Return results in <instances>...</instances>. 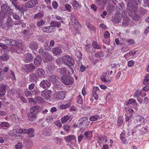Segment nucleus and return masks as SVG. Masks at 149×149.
Returning <instances> with one entry per match:
<instances>
[{
  "label": "nucleus",
  "instance_id": "obj_52",
  "mask_svg": "<svg viewBox=\"0 0 149 149\" xmlns=\"http://www.w3.org/2000/svg\"><path fill=\"white\" fill-rule=\"evenodd\" d=\"M25 95L28 97H31L32 95V92L28 91L27 89L26 90L24 91Z\"/></svg>",
  "mask_w": 149,
  "mask_h": 149
},
{
  "label": "nucleus",
  "instance_id": "obj_58",
  "mask_svg": "<svg viewBox=\"0 0 149 149\" xmlns=\"http://www.w3.org/2000/svg\"><path fill=\"white\" fill-rule=\"evenodd\" d=\"M95 56L97 58L101 57L103 56V54L101 52H99L95 54Z\"/></svg>",
  "mask_w": 149,
  "mask_h": 149
},
{
  "label": "nucleus",
  "instance_id": "obj_19",
  "mask_svg": "<svg viewBox=\"0 0 149 149\" xmlns=\"http://www.w3.org/2000/svg\"><path fill=\"white\" fill-rule=\"evenodd\" d=\"M29 119L30 121H33L36 119L37 114L36 113L30 112L27 114Z\"/></svg>",
  "mask_w": 149,
  "mask_h": 149
},
{
  "label": "nucleus",
  "instance_id": "obj_14",
  "mask_svg": "<svg viewBox=\"0 0 149 149\" xmlns=\"http://www.w3.org/2000/svg\"><path fill=\"white\" fill-rule=\"evenodd\" d=\"M24 133L27 134L28 135V136L30 138H32L34 137V134L33 132H34V129L32 128H29V129H24Z\"/></svg>",
  "mask_w": 149,
  "mask_h": 149
},
{
  "label": "nucleus",
  "instance_id": "obj_53",
  "mask_svg": "<svg viewBox=\"0 0 149 149\" xmlns=\"http://www.w3.org/2000/svg\"><path fill=\"white\" fill-rule=\"evenodd\" d=\"M129 49L127 46H126L125 45H124L121 51L122 52H126L129 50Z\"/></svg>",
  "mask_w": 149,
  "mask_h": 149
},
{
  "label": "nucleus",
  "instance_id": "obj_26",
  "mask_svg": "<svg viewBox=\"0 0 149 149\" xmlns=\"http://www.w3.org/2000/svg\"><path fill=\"white\" fill-rule=\"evenodd\" d=\"M30 109V112L34 113L36 111H40L41 110V108L40 106L37 105L31 107Z\"/></svg>",
  "mask_w": 149,
  "mask_h": 149
},
{
  "label": "nucleus",
  "instance_id": "obj_23",
  "mask_svg": "<svg viewBox=\"0 0 149 149\" xmlns=\"http://www.w3.org/2000/svg\"><path fill=\"white\" fill-rule=\"evenodd\" d=\"M42 63V58L40 56H37L35 58L34 62V64L37 66L40 65Z\"/></svg>",
  "mask_w": 149,
  "mask_h": 149
},
{
  "label": "nucleus",
  "instance_id": "obj_21",
  "mask_svg": "<svg viewBox=\"0 0 149 149\" xmlns=\"http://www.w3.org/2000/svg\"><path fill=\"white\" fill-rule=\"evenodd\" d=\"M6 87V85H1L0 86V96H2L5 94Z\"/></svg>",
  "mask_w": 149,
  "mask_h": 149
},
{
  "label": "nucleus",
  "instance_id": "obj_57",
  "mask_svg": "<svg viewBox=\"0 0 149 149\" xmlns=\"http://www.w3.org/2000/svg\"><path fill=\"white\" fill-rule=\"evenodd\" d=\"M65 7L68 11L69 12L71 11V6L70 5L68 4H66L65 5Z\"/></svg>",
  "mask_w": 149,
  "mask_h": 149
},
{
  "label": "nucleus",
  "instance_id": "obj_1",
  "mask_svg": "<svg viewBox=\"0 0 149 149\" xmlns=\"http://www.w3.org/2000/svg\"><path fill=\"white\" fill-rule=\"evenodd\" d=\"M62 59V63L66 65H68L70 66H72L74 64V59L72 57L69 55L63 56Z\"/></svg>",
  "mask_w": 149,
  "mask_h": 149
},
{
  "label": "nucleus",
  "instance_id": "obj_33",
  "mask_svg": "<svg viewBox=\"0 0 149 149\" xmlns=\"http://www.w3.org/2000/svg\"><path fill=\"white\" fill-rule=\"evenodd\" d=\"M70 118L68 115L65 116L61 119V121L62 123H64L67 121H70Z\"/></svg>",
  "mask_w": 149,
  "mask_h": 149
},
{
  "label": "nucleus",
  "instance_id": "obj_18",
  "mask_svg": "<svg viewBox=\"0 0 149 149\" xmlns=\"http://www.w3.org/2000/svg\"><path fill=\"white\" fill-rule=\"evenodd\" d=\"M49 81H51L52 83L57 84L58 81V77L56 75L50 76L49 78Z\"/></svg>",
  "mask_w": 149,
  "mask_h": 149
},
{
  "label": "nucleus",
  "instance_id": "obj_13",
  "mask_svg": "<svg viewBox=\"0 0 149 149\" xmlns=\"http://www.w3.org/2000/svg\"><path fill=\"white\" fill-rule=\"evenodd\" d=\"M33 59L31 54L27 53L24 55L23 60L25 63H29L32 61Z\"/></svg>",
  "mask_w": 149,
  "mask_h": 149
},
{
  "label": "nucleus",
  "instance_id": "obj_22",
  "mask_svg": "<svg viewBox=\"0 0 149 149\" xmlns=\"http://www.w3.org/2000/svg\"><path fill=\"white\" fill-rule=\"evenodd\" d=\"M13 24V22L12 18L8 17L6 19V26L8 28L11 27Z\"/></svg>",
  "mask_w": 149,
  "mask_h": 149
},
{
  "label": "nucleus",
  "instance_id": "obj_46",
  "mask_svg": "<svg viewBox=\"0 0 149 149\" xmlns=\"http://www.w3.org/2000/svg\"><path fill=\"white\" fill-rule=\"evenodd\" d=\"M23 147V145L21 142H18L15 146L16 149H22Z\"/></svg>",
  "mask_w": 149,
  "mask_h": 149
},
{
  "label": "nucleus",
  "instance_id": "obj_51",
  "mask_svg": "<svg viewBox=\"0 0 149 149\" xmlns=\"http://www.w3.org/2000/svg\"><path fill=\"white\" fill-rule=\"evenodd\" d=\"M86 26L89 29H91L93 31H95L96 30L95 28L92 25L88 24H86Z\"/></svg>",
  "mask_w": 149,
  "mask_h": 149
},
{
  "label": "nucleus",
  "instance_id": "obj_45",
  "mask_svg": "<svg viewBox=\"0 0 149 149\" xmlns=\"http://www.w3.org/2000/svg\"><path fill=\"white\" fill-rule=\"evenodd\" d=\"M9 76L10 78L12 80H15L16 78L14 73L11 70H10L9 72Z\"/></svg>",
  "mask_w": 149,
  "mask_h": 149
},
{
  "label": "nucleus",
  "instance_id": "obj_8",
  "mask_svg": "<svg viewBox=\"0 0 149 149\" xmlns=\"http://www.w3.org/2000/svg\"><path fill=\"white\" fill-rule=\"evenodd\" d=\"M145 119L142 116H139L134 120V123L136 124H137L136 127L138 126L143 125L144 124Z\"/></svg>",
  "mask_w": 149,
  "mask_h": 149
},
{
  "label": "nucleus",
  "instance_id": "obj_39",
  "mask_svg": "<svg viewBox=\"0 0 149 149\" xmlns=\"http://www.w3.org/2000/svg\"><path fill=\"white\" fill-rule=\"evenodd\" d=\"M99 118V116L98 115H95L90 117L89 120L91 121H94L97 120Z\"/></svg>",
  "mask_w": 149,
  "mask_h": 149
},
{
  "label": "nucleus",
  "instance_id": "obj_31",
  "mask_svg": "<svg viewBox=\"0 0 149 149\" xmlns=\"http://www.w3.org/2000/svg\"><path fill=\"white\" fill-rule=\"evenodd\" d=\"M61 23L60 22H53L50 23L51 27H56L58 28H59L61 26Z\"/></svg>",
  "mask_w": 149,
  "mask_h": 149
},
{
  "label": "nucleus",
  "instance_id": "obj_35",
  "mask_svg": "<svg viewBox=\"0 0 149 149\" xmlns=\"http://www.w3.org/2000/svg\"><path fill=\"white\" fill-rule=\"evenodd\" d=\"M72 6L74 9H77L79 7L78 3L75 0H74L72 3Z\"/></svg>",
  "mask_w": 149,
  "mask_h": 149
},
{
  "label": "nucleus",
  "instance_id": "obj_20",
  "mask_svg": "<svg viewBox=\"0 0 149 149\" xmlns=\"http://www.w3.org/2000/svg\"><path fill=\"white\" fill-rule=\"evenodd\" d=\"M64 139L67 143H69L70 141L73 140H75L76 141V137L74 135H72L65 137Z\"/></svg>",
  "mask_w": 149,
  "mask_h": 149
},
{
  "label": "nucleus",
  "instance_id": "obj_43",
  "mask_svg": "<svg viewBox=\"0 0 149 149\" xmlns=\"http://www.w3.org/2000/svg\"><path fill=\"white\" fill-rule=\"evenodd\" d=\"M1 126L3 127H7L9 126V124L7 122H3L0 124Z\"/></svg>",
  "mask_w": 149,
  "mask_h": 149
},
{
  "label": "nucleus",
  "instance_id": "obj_30",
  "mask_svg": "<svg viewBox=\"0 0 149 149\" xmlns=\"http://www.w3.org/2000/svg\"><path fill=\"white\" fill-rule=\"evenodd\" d=\"M29 47L32 50H36L38 48V45L36 42H33L30 44Z\"/></svg>",
  "mask_w": 149,
  "mask_h": 149
},
{
  "label": "nucleus",
  "instance_id": "obj_3",
  "mask_svg": "<svg viewBox=\"0 0 149 149\" xmlns=\"http://www.w3.org/2000/svg\"><path fill=\"white\" fill-rule=\"evenodd\" d=\"M65 91H63L56 92L54 95V97L57 100H62L65 97Z\"/></svg>",
  "mask_w": 149,
  "mask_h": 149
},
{
  "label": "nucleus",
  "instance_id": "obj_7",
  "mask_svg": "<svg viewBox=\"0 0 149 149\" xmlns=\"http://www.w3.org/2000/svg\"><path fill=\"white\" fill-rule=\"evenodd\" d=\"M51 85L50 82L48 80H43L40 84V86L44 89H46L50 87Z\"/></svg>",
  "mask_w": 149,
  "mask_h": 149
},
{
  "label": "nucleus",
  "instance_id": "obj_41",
  "mask_svg": "<svg viewBox=\"0 0 149 149\" xmlns=\"http://www.w3.org/2000/svg\"><path fill=\"white\" fill-rule=\"evenodd\" d=\"M1 60L3 61H7L9 58V57L8 55L4 54L2 55V56H0Z\"/></svg>",
  "mask_w": 149,
  "mask_h": 149
},
{
  "label": "nucleus",
  "instance_id": "obj_61",
  "mask_svg": "<svg viewBox=\"0 0 149 149\" xmlns=\"http://www.w3.org/2000/svg\"><path fill=\"white\" fill-rule=\"evenodd\" d=\"M73 69L71 67H69L67 73H68V74L71 75L73 73Z\"/></svg>",
  "mask_w": 149,
  "mask_h": 149
},
{
  "label": "nucleus",
  "instance_id": "obj_15",
  "mask_svg": "<svg viewBox=\"0 0 149 149\" xmlns=\"http://www.w3.org/2000/svg\"><path fill=\"white\" fill-rule=\"evenodd\" d=\"M36 74L38 77H44L45 74L44 70L41 68H38L36 70Z\"/></svg>",
  "mask_w": 149,
  "mask_h": 149
},
{
  "label": "nucleus",
  "instance_id": "obj_32",
  "mask_svg": "<svg viewBox=\"0 0 149 149\" xmlns=\"http://www.w3.org/2000/svg\"><path fill=\"white\" fill-rule=\"evenodd\" d=\"M10 51L12 53H19L20 52V51L17 49V46L12 47L10 48Z\"/></svg>",
  "mask_w": 149,
  "mask_h": 149
},
{
  "label": "nucleus",
  "instance_id": "obj_37",
  "mask_svg": "<svg viewBox=\"0 0 149 149\" xmlns=\"http://www.w3.org/2000/svg\"><path fill=\"white\" fill-rule=\"evenodd\" d=\"M36 102L38 104H40L42 103L43 102V100L40 97H36L35 98Z\"/></svg>",
  "mask_w": 149,
  "mask_h": 149
},
{
  "label": "nucleus",
  "instance_id": "obj_6",
  "mask_svg": "<svg viewBox=\"0 0 149 149\" xmlns=\"http://www.w3.org/2000/svg\"><path fill=\"white\" fill-rule=\"evenodd\" d=\"M41 95L46 100L49 99L52 95L51 91L49 90H45L42 91Z\"/></svg>",
  "mask_w": 149,
  "mask_h": 149
},
{
  "label": "nucleus",
  "instance_id": "obj_34",
  "mask_svg": "<svg viewBox=\"0 0 149 149\" xmlns=\"http://www.w3.org/2000/svg\"><path fill=\"white\" fill-rule=\"evenodd\" d=\"M130 23V21L129 18L125 17L123 18V24L125 26H128Z\"/></svg>",
  "mask_w": 149,
  "mask_h": 149
},
{
  "label": "nucleus",
  "instance_id": "obj_44",
  "mask_svg": "<svg viewBox=\"0 0 149 149\" xmlns=\"http://www.w3.org/2000/svg\"><path fill=\"white\" fill-rule=\"evenodd\" d=\"M9 6L6 4L3 5L1 7V9L3 11H7L9 8Z\"/></svg>",
  "mask_w": 149,
  "mask_h": 149
},
{
  "label": "nucleus",
  "instance_id": "obj_17",
  "mask_svg": "<svg viewBox=\"0 0 149 149\" xmlns=\"http://www.w3.org/2000/svg\"><path fill=\"white\" fill-rule=\"evenodd\" d=\"M24 67L26 69L30 72H31L36 68V67L32 63L26 64Z\"/></svg>",
  "mask_w": 149,
  "mask_h": 149
},
{
  "label": "nucleus",
  "instance_id": "obj_64",
  "mask_svg": "<svg viewBox=\"0 0 149 149\" xmlns=\"http://www.w3.org/2000/svg\"><path fill=\"white\" fill-rule=\"evenodd\" d=\"M138 8L137 5V4L132 5L131 7L132 10L134 12H135L137 11Z\"/></svg>",
  "mask_w": 149,
  "mask_h": 149
},
{
  "label": "nucleus",
  "instance_id": "obj_55",
  "mask_svg": "<svg viewBox=\"0 0 149 149\" xmlns=\"http://www.w3.org/2000/svg\"><path fill=\"white\" fill-rule=\"evenodd\" d=\"M17 46L18 49L20 51V52L25 48V47L24 45L19 44V45Z\"/></svg>",
  "mask_w": 149,
  "mask_h": 149
},
{
  "label": "nucleus",
  "instance_id": "obj_56",
  "mask_svg": "<svg viewBox=\"0 0 149 149\" xmlns=\"http://www.w3.org/2000/svg\"><path fill=\"white\" fill-rule=\"evenodd\" d=\"M45 23V21L44 20L41 19L37 23V25L38 26H40L44 24Z\"/></svg>",
  "mask_w": 149,
  "mask_h": 149
},
{
  "label": "nucleus",
  "instance_id": "obj_49",
  "mask_svg": "<svg viewBox=\"0 0 149 149\" xmlns=\"http://www.w3.org/2000/svg\"><path fill=\"white\" fill-rule=\"evenodd\" d=\"M48 70L51 72L55 69V67L54 65L53 64H50L48 65Z\"/></svg>",
  "mask_w": 149,
  "mask_h": 149
},
{
  "label": "nucleus",
  "instance_id": "obj_12",
  "mask_svg": "<svg viewBox=\"0 0 149 149\" xmlns=\"http://www.w3.org/2000/svg\"><path fill=\"white\" fill-rule=\"evenodd\" d=\"M71 15V21L72 25L74 26H77L79 23L75 17V15L73 13L70 14Z\"/></svg>",
  "mask_w": 149,
  "mask_h": 149
},
{
  "label": "nucleus",
  "instance_id": "obj_60",
  "mask_svg": "<svg viewBox=\"0 0 149 149\" xmlns=\"http://www.w3.org/2000/svg\"><path fill=\"white\" fill-rule=\"evenodd\" d=\"M91 48H92L91 45L90 44H87L85 45V49L87 51L89 52H92V51L90 50Z\"/></svg>",
  "mask_w": 149,
  "mask_h": 149
},
{
  "label": "nucleus",
  "instance_id": "obj_24",
  "mask_svg": "<svg viewBox=\"0 0 149 149\" xmlns=\"http://www.w3.org/2000/svg\"><path fill=\"white\" fill-rule=\"evenodd\" d=\"M42 134L45 136H48L51 135V129L49 128H46L42 131Z\"/></svg>",
  "mask_w": 149,
  "mask_h": 149
},
{
  "label": "nucleus",
  "instance_id": "obj_9",
  "mask_svg": "<svg viewBox=\"0 0 149 149\" xmlns=\"http://www.w3.org/2000/svg\"><path fill=\"white\" fill-rule=\"evenodd\" d=\"M2 40L4 41L5 43L10 46H15L18 43V42L14 40L11 39H3Z\"/></svg>",
  "mask_w": 149,
  "mask_h": 149
},
{
  "label": "nucleus",
  "instance_id": "obj_54",
  "mask_svg": "<svg viewBox=\"0 0 149 149\" xmlns=\"http://www.w3.org/2000/svg\"><path fill=\"white\" fill-rule=\"evenodd\" d=\"M100 89L97 86L94 87L93 89V93H98L100 92Z\"/></svg>",
  "mask_w": 149,
  "mask_h": 149
},
{
  "label": "nucleus",
  "instance_id": "obj_47",
  "mask_svg": "<svg viewBox=\"0 0 149 149\" xmlns=\"http://www.w3.org/2000/svg\"><path fill=\"white\" fill-rule=\"evenodd\" d=\"M45 120L47 123H50L53 121V118L50 116H47L45 118Z\"/></svg>",
  "mask_w": 149,
  "mask_h": 149
},
{
  "label": "nucleus",
  "instance_id": "obj_25",
  "mask_svg": "<svg viewBox=\"0 0 149 149\" xmlns=\"http://www.w3.org/2000/svg\"><path fill=\"white\" fill-rule=\"evenodd\" d=\"M122 17V15L121 14L118 15V16L116 15L113 20V22L115 23L120 22L121 21Z\"/></svg>",
  "mask_w": 149,
  "mask_h": 149
},
{
  "label": "nucleus",
  "instance_id": "obj_11",
  "mask_svg": "<svg viewBox=\"0 0 149 149\" xmlns=\"http://www.w3.org/2000/svg\"><path fill=\"white\" fill-rule=\"evenodd\" d=\"M52 58V56L51 54L46 53L43 55V61L45 62H50Z\"/></svg>",
  "mask_w": 149,
  "mask_h": 149
},
{
  "label": "nucleus",
  "instance_id": "obj_36",
  "mask_svg": "<svg viewBox=\"0 0 149 149\" xmlns=\"http://www.w3.org/2000/svg\"><path fill=\"white\" fill-rule=\"evenodd\" d=\"M144 85H148L149 84V75L147 74L144 78L143 81Z\"/></svg>",
  "mask_w": 149,
  "mask_h": 149
},
{
  "label": "nucleus",
  "instance_id": "obj_42",
  "mask_svg": "<svg viewBox=\"0 0 149 149\" xmlns=\"http://www.w3.org/2000/svg\"><path fill=\"white\" fill-rule=\"evenodd\" d=\"M68 70L65 68H63L60 69V73L63 75L67 74Z\"/></svg>",
  "mask_w": 149,
  "mask_h": 149
},
{
  "label": "nucleus",
  "instance_id": "obj_50",
  "mask_svg": "<svg viewBox=\"0 0 149 149\" xmlns=\"http://www.w3.org/2000/svg\"><path fill=\"white\" fill-rule=\"evenodd\" d=\"M92 45L93 47L95 49H101L100 46L98 45L97 43L95 41H93L92 43Z\"/></svg>",
  "mask_w": 149,
  "mask_h": 149
},
{
  "label": "nucleus",
  "instance_id": "obj_2",
  "mask_svg": "<svg viewBox=\"0 0 149 149\" xmlns=\"http://www.w3.org/2000/svg\"><path fill=\"white\" fill-rule=\"evenodd\" d=\"M61 79L62 82L66 85L72 84L74 81L73 78L70 76H63Z\"/></svg>",
  "mask_w": 149,
  "mask_h": 149
},
{
  "label": "nucleus",
  "instance_id": "obj_62",
  "mask_svg": "<svg viewBox=\"0 0 149 149\" xmlns=\"http://www.w3.org/2000/svg\"><path fill=\"white\" fill-rule=\"evenodd\" d=\"M10 116L11 117L13 121H15L18 119L17 116L15 114H13L11 115Z\"/></svg>",
  "mask_w": 149,
  "mask_h": 149
},
{
  "label": "nucleus",
  "instance_id": "obj_40",
  "mask_svg": "<svg viewBox=\"0 0 149 149\" xmlns=\"http://www.w3.org/2000/svg\"><path fill=\"white\" fill-rule=\"evenodd\" d=\"M83 97L81 95H79L77 98V102L80 104H81L83 103Z\"/></svg>",
  "mask_w": 149,
  "mask_h": 149
},
{
  "label": "nucleus",
  "instance_id": "obj_16",
  "mask_svg": "<svg viewBox=\"0 0 149 149\" xmlns=\"http://www.w3.org/2000/svg\"><path fill=\"white\" fill-rule=\"evenodd\" d=\"M62 52L61 48L60 47H54L52 49V53L55 55H58L61 54Z\"/></svg>",
  "mask_w": 149,
  "mask_h": 149
},
{
  "label": "nucleus",
  "instance_id": "obj_59",
  "mask_svg": "<svg viewBox=\"0 0 149 149\" xmlns=\"http://www.w3.org/2000/svg\"><path fill=\"white\" fill-rule=\"evenodd\" d=\"M54 140L56 143L58 144L61 143L62 141V140L61 139L58 137L55 138Z\"/></svg>",
  "mask_w": 149,
  "mask_h": 149
},
{
  "label": "nucleus",
  "instance_id": "obj_27",
  "mask_svg": "<svg viewBox=\"0 0 149 149\" xmlns=\"http://www.w3.org/2000/svg\"><path fill=\"white\" fill-rule=\"evenodd\" d=\"M7 13H9L10 15L12 14L13 18L16 20H19L21 19V17L15 13H13L12 10H8L7 11Z\"/></svg>",
  "mask_w": 149,
  "mask_h": 149
},
{
  "label": "nucleus",
  "instance_id": "obj_63",
  "mask_svg": "<svg viewBox=\"0 0 149 149\" xmlns=\"http://www.w3.org/2000/svg\"><path fill=\"white\" fill-rule=\"evenodd\" d=\"M51 27V26L44 27L42 29L43 31L44 32H49V29Z\"/></svg>",
  "mask_w": 149,
  "mask_h": 149
},
{
  "label": "nucleus",
  "instance_id": "obj_29",
  "mask_svg": "<svg viewBox=\"0 0 149 149\" xmlns=\"http://www.w3.org/2000/svg\"><path fill=\"white\" fill-rule=\"evenodd\" d=\"M92 131H86L84 133L85 137L88 139H91L92 137Z\"/></svg>",
  "mask_w": 149,
  "mask_h": 149
},
{
  "label": "nucleus",
  "instance_id": "obj_10",
  "mask_svg": "<svg viewBox=\"0 0 149 149\" xmlns=\"http://www.w3.org/2000/svg\"><path fill=\"white\" fill-rule=\"evenodd\" d=\"M38 0H31L25 4L26 6L28 8H32L38 4Z\"/></svg>",
  "mask_w": 149,
  "mask_h": 149
},
{
  "label": "nucleus",
  "instance_id": "obj_48",
  "mask_svg": "<svg viewBox=\"0 0 149 149\" xmlns=\"http://www.w3.org/2000/svg\"><path fill=\"white\" fill-rule=\"evenodd\" d=\"M43 14L41 12H39L38 13L35 14V15L34 16L33 18L34 19H36L37 18H39L42 17H43Z\"/></svg>",
  "mask_w": 149,
  "mask_h": 149
},
{
  "label": "nucleus",
  "instance_id": "obj_4",
  "mask_svg": "<svg viewBox=\"0 0 149 149\" xmlns=\"http://www.w3.org/2000/svg\"><path fill=\"white\" fill-rule=\"evenodd\" d=\"M12 3L16 9L19 10L23 14L24 13V11H26L27 10V7L26 5L18 6L15 2H12Z\"/></svg>",
  "mask_w": 149,
  "mask_h": 149
},
{
  "label": "nucleus",
  "instance_id": "obj_38",
  "mask_svg": "<svg viewBox=\"0 0 149 149\" xmlns=\"http://www.w3.org/2000/svg\"><path fill=\"white\" fill-rule=\"evenodd\" d=\"M14 132H15L17 134L19 133H24V129L23 130V129H20L19 128H17L13 130Z\"/></svg>",
  "mask_w": 149,
  "mask_h": 149
},
{
  "label": "nucleus",
  "instance_id": "obj_28",
  "mask_svg": "<svg viewBox=\"0 0 149 149\" xmlns=\"http://www.w3.org/2000/svg\"><path fill=\"white\" fill-rule=\"evenodd\" d=\"M38 77L36 74H32L30 75L29 80L33 82L38 80Z\"/></svg>",
  "mask_w": 149,
  "mask_h": 149
},
{
  "label": "nucleus",
  "instance_id": "obj_5",
  "mask_svg": "<svg viewBox=\"0 0 149 149\" xmlns=\"http://www.w3.org/2000/svg\"><path fill=\"white\" fill-rule=\"evenodd\" d=\"M88 120V117H84L80 118L78 122L81 126H86L89 125L90 123Z\"/></svg>",
  "mask_w": 149,
  "mask_h": 149
}]
</instances>
